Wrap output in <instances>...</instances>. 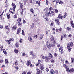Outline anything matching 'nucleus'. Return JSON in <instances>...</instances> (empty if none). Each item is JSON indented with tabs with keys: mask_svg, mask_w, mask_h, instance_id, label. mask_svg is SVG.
<instances>
[{
	"mask_svg": "<svg viewBox=\"0 0 74 74\" xmlns=\"http://www.w3.org/2000/svg\"><path fill=\"white\" fill-rule=\"evenodd\" d=\"M63 47H61L59 48V51L60 52H62V51H63Z\"/></svg>",
	"mask_w": 74,
	"mask_h": 74,
	"instance_id": "2eb2a0df",
	"label": "nucleus"
},
{
	"mask_svg": "<svg viewBox=\"0 0 74 74\" xmlns=\"http://www.w3.org/2000/svg\"><path fill=\"white\" fill-rule=\"evenodd\" d=\"M38 21V18H36V19H35L33 20V22H37V21Z\"/></svg>",
	"mask_w": 74,
	"mask_h": 74,
	"instance_id": "aec40b11",
	"label": "nucleus"
},
{
	"mask_svg": "<svg viewBox=\"0 0 74 74\" xmlns=\"http://www.w3.org/2000/svg\"><path fill=\"white\" fill-rule=\"evenodd\" d=\"M51 46L52 47H55V45L53 44Z\"/></svg>",
	"mask_w": 74,
	"mask_h": 74,
	"instance_id": "0e129e2a",
	"label": "nucleus"
},
{
	"mask_svg": "<svg viewBox=\"0 0 74 74\" xmlns=\"http://www.w3.org/2000/svg\"><path fill=\"white\" fill-rule=\"evenodd\" d=\"M66 16H67V12H65V13L64 14L63 16V18H65Z\"/></svg>",
	"mask_w": 74,
	"mask_h": 74,
	"instance_id": "4be33fe9",
	"label": "nucleus"
},
{
	"mask_svg": "<svg viewBox=\"0 0 74 74\" xmlns=\"http://www.w3.org/2000/svg\"><path fill=\"white\" fill-rule=\"evenodd\" d=\"M46 44L47 45V48L49 49H50V48H51V45H50V43L48 42V41H47Z\"/></svg>",
	"mask_w": 74,
	"mask_h": 74,
	"instance_id": "7ed1b4c3",
	"label": "nucleus"
},
{
	"mask_svg": "<svg viewBox=\"0 0 74 74\" xmlns=\"http://www.w3.org/2000/svg\"><path fill=\"white\" fill-rule=\"evenodd\" d=\"M46 70L47 71V72H48V71H49V69H48V68H47L46 69Z\"/></svg>",
	"mask_w": 74,
	"mask_h": 74,
	"instance_id": "e2e57ef3",
	"label": "nucleus"
},
{
	"mask_svg": "<svg viewBox=\"0 0 74 74\" xmlns=\"http://www.w3.org/2000/svg\"><path fill=\"white\" fill-rule=\"evenodd\" d=\"M27 74H31V72L30 71L28 72Z\"/></svg>",
	"mask_w": 74,
	"mask_h": 74,
	"instance_id": "338daca9",
	"label": "nucleus"
},
{
	"mask_svg": "<svg viewBox=\"0 0 74 74\" xmlns=\"http://www.w3.org/2000/svg\"><path fill=\"white\" fill-rule=\"evenodd\" d=\"M63 2L62 1H60L59 3V4H63Z\"/></svg>",
	"mask_w": 74,
	"mask_h": 74,
	"instance_id": "864d4df0",
	"label": "nucleus"
},
{
	"mask_svg": "<svg viewBox=\"0 0 74 74\" xmlns=\"http://www.w3.org/2000/svg\"><path fill=\"white\" fill-rule=\"evenodd\" d=\"M22 25V23H20L18 24V26H21Z\"/></svg>",
	"mask_w": 74,
	"mask_h": 74,
	"instance_id": "bf43d9fd",
	"label": "nucleus"
},
{
	"mask_svg": "<svg viewBox=\"0 0 74 74\" xmlns=\"http://www.w3.org/2000/svg\"><path fill=\"white\" fill-rule=\"evenodd\" d=\"M8 59H5V63H6V64H8L9 63L8 61Z\"/></svg>",
	"mask_w": 74,
	"mask_h": 74,
	"instance_id": "5701e85b",
	"label": "nucleus"
},
{
	"mask_svg": "<svg viewBox=\"0 0 74 74\" xmlns=\"http://www.w3.org/2000/svg\"><path fill=\"white\" fill-rule=\"evenodd\" d=\"M28 40L30 42H32V41H33V40H32V37H31V36H29L28 37Z\"/></svg>",
	"mask_w": 74,
	"mask_h": 74,
	"instance_id": "9b49d317",
	"label": "nucleus"
},
{
	"mask_svg": "<svg viewBox=\"0 0 74 74\" xmlns=\"http://www.w3.org/2000/svg\"><path fill=\"white\" fill-rule=\"evenodd\" d=\"M64 38H66L67 37V35L66 34H64Z\"/></svg>",
	"mask_w": 74,
	"mask_h": 74,
	"instance_id": "49530a36",
	"label": "nucleus"
},
{
	"mask_svg": "<svg viewBox=\"0 0 74 74\" xmlns=\"http://www.w3.org/2000/svg\"><path fill=\"white\" fill-rule=\"evenodd\" d=\"M32 28H34V23H32L31 26Z\"/></svg>",
	"mask_w": 74,
	"mask_h": 74,
	"instance_id": "c03bdc74",
	"label": "nucleus"
},
{
	"mask_svg": "<svg viewBox=\"0 0 74 74\" xmlns=\"http://www.w3.org/2000/svg\"><path fill=\"white\" fill-rule=\"evenodd\" d=\"M30 11L31 12H32V13L34 14V10H33V8H31L30 9Z\"/></svg>",
	"mask_w": 74,
	"mask_h": 74,
	"instance_id": "473e14b6",
	"label": "nucleus"
},
{
	"mask_svg": "<svg viewBox=\"0 0 74 74\" xmlns=\"http://www.w3.org/2000/svg\"><path fill=\"white\" fill-rule=\"evenodd\" d=\"M33 52L32 51H30V55H33Z\"/></svg>",
	"mask_w": 74,
	"mask_h": 74,
	"instance_id": "58836bf2",
	"label": "nucleus"
},
{
	"mask_svg": "<svg viewBox=\"0 0 74 74\" xmlns=\"http://www.w3.org/2000/svg\"><path fill=\"white\" fill-rule=\"evenodd\" d=\"M47 46H44L43 47V50H44V51H45V50H47Z\"/></svg>",
	"mask_w": 74,
	"mask_h": 74,
	"instance_id": "412c9836",
	"label": "nucleus"
},
{
	"mask_svg": "<svg viewBox=\"0 0 74 74\" xmlns=\"http://www.w3.org/2000/svg\"><path fill=\"white\" fill-rule=\"evenodd\" d=\"M49 56L50 58H53V56H52V55L51 53H49Z\"/></svg>",
	"mask_w": 74,
	"mask_h": 74,
	"instance_id": "b1692460",
	"label": "nucleus"
},
{
	"mask_svg": "<svg viewBox=\"0 0 74 74\" xmlns=\"http://www.w3.org/2000/svg\"><path fill=\"white\" fill-rule=\"evenodd\" d=\"M19 4H20V7L21 8H22V7H23V3H21V2H19Z\"/></svg>",
	"mask_w": 74,
	"mask_h": 74,
	"instance_id": "dca6fc26",
	"label": "nucleus"
},
{
	"mask_svg": "<svg viewBox=\"0 0 74 74\" xmlns=\"http://www.w3.org/2000/svg\"><path fill=\"white\" fill-rule=\"evenodd\" d=\"M57 23V24L58 25H59V23H60L59 22V20L58 19H56L55 21Z\"/></svg>",
	"mask_w": 74,
	"mask_h": 74,
	"instance_id": "a211bd4d",
	"label": "nucleus"
},
{
	"mask_svg": "<svg viewBox=\"0 0 74 74\" xmlns=\"http://www.w3.org/2000/svg\"><path fill=\"white\" fill-rule=\"evenodd\" d=\"M50 32V31L49 30H47L46 31V34L48 35V33H49V32Z\"/></svg>",
	"mask_w": 74,
	"mask_h": 74,
	"instance_id": "f704fd0d",
	"label": "nucleus"
},
{
	"mask_svg": "<svg viewBox=\"0 0 74 74\" xmlns=\"http://www.w3.org/2000/svg\"><path fill=\"white\" fill-rule=\"evenodd\" d=\"M45 19H46V21L47 22H48V18H45Z\"/></svg>",
	"mask_w": 74,
	"mask_h": 74,
	"instance_id": "69168bd1",
	"label": "nucleus"
},
{
	"mask_svg": "<svg viewBox=\"0 0 74 74\" xmlns=\"http://www.w3.org/2000/svg\"><path fill=\"white\" fill-rule=\"evenodd\" d=\"M49 10L50 11H51V10H53V8L52 7H50L49 8Z\"/></svg>",
	"mask_w": 74,
	"mask_h": 74,
	"instance_id": "6e6d98bb",
	"label": "nucleus"
},
{
	"mask_svg": "<svg viewBox=\"0 0 74 74\" xmlns=\"http://www.w3.org/2000/svg\"><path fill=\"white\" fill-rule=\"evenodd\" d=\"M41 31V29H40L38 30L37 33H40Z\"/></svg>",
	"mask_w": 74,
	"mask_h": 74,
	"instance_id": "cd10ccee",
	"label": "nucleus"
},
{
	"mask_svg": "<svg viewBox=\"0 0 74 74\" xmlns=\"http://www.w3.org/2000/svg\"><path fill=\"white\" fill-rule=\"evenodd\" d=\"M22 34L23 35V36H25V32H24V31L23 30H22Z\"/></svg>",
	"mask_w": 74,
	"mask_h": 74,
	"instance_id": "3c124183",
	"label": "nucleus"
},
{
	"mask_svg": "<svg viewBox=\"0 0 74 74\" xmlns=\"http://www.w3.org/2000/svg\"><path fill=\"white\" fill-rule=\"evenodd\" d=\"M13 39H12L10 40H6V41L7 42L8 44H10L11 43V41H13Z\"/></svg>",
	"mask_w": 74,
	"mask_h": 74,
	"instance_id": "0eeeda50",
	"label": "nucleus"
},
{
	"mask_svg": "<svg viewBox=\"0 0 74 74\" xmlns=\"http://www.w3.org/2000/svg\"><path fill=\"white\" fill-rule=\"evenodd\" d=\"M14 52L16 53H18L19 51L18 50H17L16 49L14 50Z\"/></svg>",
	"mask_w": 74,
	"mask_h": 74,
	"instance_id": "c756f323",
	"label": "nucleus"
},
{
	"mask_svg": "<svg viewBox=\"0 0 74 74\" xmlns=\"http://www.w3.org/2000/svg\"><path fill=\"white\" fill-rule=\"evenodd\" d=\"M63 18V16H62V14H60L59 15H58L57 17L58 19H62Z\"/></svg>",
	"mask_w": 74,
	"mask_h": 74,
	"instance_id": "20e7f679",
	"label": "nucleus"
},
{
	"mask_svg": "<svg viewBox=\"0 0 74 74\" xmlns=\"http://www.w3.org/2000/svg\"><path fill=\"white\" fill-rule=\"evenodd\" d=\"M50 60L51 63H53L55 62V61L53 59L51 60Z\"/></svg>",
	"mask_w": 74,
	"mask_h": 74,
	"instance_id": "4c0bfd02",
	"label": "nucleus"
},
{
	"mask_svg": "<svg viewBox=\"0 0 74 74\" xmlns=\"http://www.w3.org/2000/svg\"><path fill=\"white\" fill-rule=\"evenodd\" d=\"M15 45L16 46V48H19V44L18 43H16Z\"/></svg>",
	"mask_w": 74,
	"mask_h": 74,
	"instance_id": "f8f14e48",
	"label": "nucleus"
},
{
	"mask_svg": "<svg viewBox=\"0 0 74 74\" xmlns=\"http://www.w3.org/2000/svg\"><path fill=\"white\" fill-rule=\"evenodd\" d=\"M74 69L71 68L69 70V73H72L73 72H74Z\"/></svg>",
	"mask_w": 74,
	"mask_h": 74,
	"instance_id": "f3484780",
	"label": "nucleus"
},
{
	"mask_svg": "<svg viewBox=\"0 0 74 74\" xmlns=\"http://www.w3.org/2000/svg\"><path fill=\"white\" fill-rule=\"evenodd\" d=\"M72 27H73V28H74V24H72V25H71Z\"/></svg>",
	"mask_w": 74,
	"mask_h": 74,
	"instance_id": "774afa93",
	"label": "nucleus"
},
{
	"mask_svg": "<svg viewBox=\"0 0 74 74\" xmlns=\"http://www.w3.org/2000/svg\"><path fill=\"white\" fill-rule=\"evenodd\" d=\"M65 63L66 64H69V62L67 60H66L65 61Z\"/></svg>",
	"mask_w": 74,
	"mask_h": 74,
	"instance_id": "de8ad7c7",
	"label": "nucleus"
},
{
	"mask_svg": "<svg viewBox=\"0 0 74 74\" xmlns=\"http://www.w3.org/2000/svg\"><path fill=\"white\" fill-rule=\"evenodd\" d=\"M66 69L67 71L69 72V68L66 67Z\"/></svg>",
	"mask_w": 74,
	"mask_h": 74,
	"instance_id": "5fc2aeb1",
	"label": "nucleus"
},
{
	"mask_svg": "<svg viewBox=\"0 0 74 74\" xmlns=\"http://www.w3.org/2000/svg\"><path fill=\"white\" fill-rule=\"evenodd\" d=\"M5 27L6 29H7V30H9V29L8 28V27L6 25H5Z\"/></svg>",
	"mask_w": 74,
	"mask_h": 74,
	"instance_id": "8fccbe9b",
	"label": "nucleus"
},
{
	"mask_svg": "<svg viewBox=\"0 0 74 74\" xmlns=\"http://www.w3.org/2000/svg\"><path fill=\"white\" fill-rule=\"evenodd\" d=\"M39 67L41 70H44V65H43V64H41L39 65Z\"/></svg>",
	"mask_w": 74,
	"mask_h": 74,
	"instance_id": "39448f33",
	"label": "nucleus"
},
{
	"mask_svg": "<svg viewBox=\"0 0 74 74\" xmlns=\"http://www.w3.org/2000/svg\"><path fill=\"white\" fill-rule=\"evenodd\" d=\"M45 59H46V60H47V61H48L49 60H50V59H51L50 58H48V56H45Z\"/></svg>",
	"mask_w": 74,
	"mask_h": 74,
	"instance_id": "ddd939ff",
	"label": "nucleus"
},
{
	"mask_svg": "<svg viewBox=\"0 0 74 74\" xmlns=\"http://www.w3.org/2000/svg\"><path fill=\"white\" fill-rule=\"evenodd\" d=\"M18 22V23H19L21 21V18H18L17 20Z\"/></svg>",
	"mask_w": 74,
	"mask_h": 74,
	"instance_id": "37998d69",
	"label": "nucleus"
},
{
	"mask_svg": "<svg viewBox=\"0 0 74 74\" xmlns=\"http://www.w3.org/2000/svg\"><path fill=\"white\" fill-rule=\"evenodd\" d=\"M73 47V43L71 42H69L68 43L67 48L68 49L69 52H70L71 50V48Z\"/></svg>",
	"mask_w": 74,
	"mask_h": 74,
	"instance_id": "f257e3e1",
	"label": "nucleus"
},
{
	"mask_svg": "<svg viewBox=\"0 0 74 74\" xmlns=\"http://www.w3.org/2000/svg\"><path fill=\"white\" fill-rule=\"evenodd\" d=\"M54 40V37H53L52 36L50 38V41H53Z\"/></svg>",
	"mask_w": 74,
	"mask_h": 74,
	"instance_id": "393cba45",
	"label": "nucleus"
},
{
	"mask_svg": "<svg viewBox=\"0 0 74 74\" xmlns=\"http://www.w3.org/2000/svg\"><path fill=\"white\" fill-rule=\"evenodd\" d=\"M53 23H51L50 24V26H53Z\"/></svg>",
	"mask_w": 74,
	"mask_h": 74,
	"instance_id": "052dcab7",
	"label": "nucleus"
},
{
	"mask_svg": "<svg viewBox=\"0 0 74 74\" xmlns=\"http://www.w3.org/2000/svg\"><path fill=\"white\" fill-rule=\"evenodd\" d=\"M22 41H23V40L22 39V38H21L20 39V40L19 41V42L20 43H22Z\"/></svg>",
	"mask_w": 74,
	"mask_h": 74,
	"instance_id": "e433bc0d",
	"label": "nucleus"
},
{
	"mask_svg": "<svg viewBox=\"0 0 74 74\" xmlns=\"http://www.w3.org/2000/svg\"><path fill=\"white\" fill-rule=\"evenodd\" d=\"M36 4H38V5H39L40 6V4L41 3V2H40V1H39L38 2V1H36Z\"/></svg>",
	"mask_w": 74,
	"mask_h": 74,
	"instance_id": "c85d7f7f",
	"label": "nucleus"
},
{
	"mask_svg": "<svg viewBox=\"0 0 74 74\" xmlns=\"http://www.w3.org/2000/svg\"><path fill=\"white\" fill-rule=\"evenodd\" d=\"M15 69H17L18 70V69H19V68L18 67V66H15Z\"/></svg>",
	"mask_w": 74,
	"mask_h": 74,
	"instance_id": "603ef678",
	"label": "nucleus"
},
{
	"mask_svg": "<svg viewBox=\"0 0 74 74\" xmlns=\"http://www.w3.org/2000/svg\"><path fill=\"white\" fill-rule=\"evenodd\" d=\"M12 5L13 7V9H12L10 8V10H9V11L10 12L12 13V14H14V12H15V9L16 5H15V3H12Z\"/></svg>",
	"mask_w": 74,
	"mask_h": 74,
	"instance_id": "f03ea898",
	"label": "nucleus"
},
{
	"mask_svg": "<svg viewBox=\"0 0 74 74\" xmlns=\"http://www.w3.org/2000/svg\"><path fill=\"white\" fill-rule=\"evenodd\" d=\"M59 59L62 61V62H64V59L63 58V57L61 56H60L59 57Z\"/></svg>",
	"mask_w": 74,
	"mask_h": 74,
	"instance_id": "9d476101",
	"label": "nucleus"
},
{
	"mask_svg": "<svg viewBox=\"0 0 74 74\" xmlns=\"http://www.w3.org/2000/svg\"><path fill=\"white\" fill-rule=\"evenodd\" d=\"M44 36V34H42L40 35V40H41L42 38H43V37Z\"/></svg>",
	"mask_w": 74,
	"mask_h": 74,
	"instance_id": "6e6552de",
	"label": "nucleus"
},
{
	"mask_svg": "<svg viewBox=\"0 0 74 74\" xmlns=\"http://www.w3.org/2000/svg\"><path fill=\"white\" fill-rule=\"evenodd\" d=\"M55 73V71L53 69L51 70L50 71V74H54Z\"/></svg>",
	"mask_w": 74,
	"mask_h": 74,
	"instance_id": "4468645a",
	"label": "nucleus"
},
{
	"mask_svg": "<svg viewBox=\"0 0 74 74\" xmlns=\"http://www.w3.org/2000/svg\"><path fill=\"white\" fill-rule=\"evenodd\" d=\"M3 51L4 54H5V55H6L7 54V52H6V50H5V49H3Z\"/></svg>",
	"mask_w": 74,
	"mask_h": 74,
	"instance_id": "7c9ffc66",
	"label": "nucleus"
},
{
	"mask_svg": "<svg viewBox=\"0 0 74 74\" xmlns=\"http://www.w3.org/2000/svg\"><path fill=\"white\" fill-rule=\"evenodd\" d=\"M46 4L47 5H48V0H46Z\"/></svg>",
	"mask_w": 74,
	"mask_h": 74,
	"instance_id": "4d7b16f0",
	"label": "nucleus"
},
{
	"mask_svg": "<svg viewBox=\"0 0 74 74\" xmlns=\"http://www.w3.org/2000/svg\"><path fill=\"white\" fill-rule=\"evenodd\" d=\"M54 10L56 13H58V10H57V9H55Z\"/></svg>",
	"mask_w": 74,
	"mask_h": 74,
	"instance_id": "a18cd8bd",
	"label": "nucleus"
},
{
	"mask_svg": "<svg viewBox=\"0 0 74 74\" xmlns=\"http://www.w3.org/2000/svg\"><path fill=\"white\" fill-rule=\"evenodd\" d=\"M31 64V62L30 60H28L26 64L27 66H30Z\"/></svg>",
	"mask_w": 74,
	"mask_h": 74,
	"instance_id": "1a4fd4ad",
	"label": "nucleus"
},
{
	"mask_svg": "<svg viewBox=\"0 0 74 74\" xmlns=\"http://www.w3.org/2000/svg\"><path fill=\"white\" fill-rule=\"evenodd\" d=\"M43 18H44V19H45L46 18H47V15H45L43 16Z\"/></svg>",
	"mask_w": 74,
	"mask_h": 74,
	"instance_id": "09e8293b",
	"label": "nucleus"
},
{
	"mask_svg": "<svg viewBox=\"0 0 74 74\" xmlns=\"http://www.w3.org/2000/svg\"><path fill=\"white\" fill-rule=\"evenodd\" d=\"M26 74V72L25 71L23 72L22 73V74Z\"/></svg>",
	"mask_w": 74,
	"mask_h": 74,
	"instance_id": "680f3d73",
	"label": "nucleus"
},
{
	"mask_svg": "<svg viewBox=\"0 0 74 74\" xmlns=\"http://www.w3.org/2000/svg\"><path fill=\"white\" fill-rule=\"evenodd\" d=\"M66 29L68 31H70L71 30V28L69 27H67V28H66Z\"/></svg>",
	"mask_w": 74,
	"mask_h": 74,
	"instance_id": "a19ab883",
	"label": "nucleus"
},
{
	"mask_svg": "<svg viewBox=\"0 0 74 74\" xmlns=\"http://www.w3.org/2000/svg\"><path fill=\"white\" fill-rule=\"evenodd\" d=\"M12 29L13 30H16L17 27L16 26H14L12 27Z\"/></svg>",
	"mask_w": 74,
	"mask_h": 74,
	"instance_id": "bb28decb",
	"label": "nucleus"
},
{
	"mask_svg": "<svg viewBox=\"0 0 74 74\" xmlns=\"http://www.w3.org/2000/svg\"><path fill=\"white\" fill-rule=\"evenodd\" d=\"M71 36H72V35L71 34H70L68 36V37H71Z\"/></svg>",
	"mask_w": 74,
	"mask_h": 74,
	"instance_id": "13d9d810",
	"label": "nucleus"
},
{
	"mask_svg": "<svg viewBox=\"0 0 74 74\" xmlns=\"http://www.w3.org/2000/svg\"><path fill=\"white\" fill-rule=\"evenodd\" d=\"M21 28H19L17 31V34H19V33H20V32H21Z\"/></svg>",
	"mask_w": 74,
	"mask_h": 74,
	"instance_id": "6ab92c4d",
	"label": "nucleus"
},
{
	"mask_svg": "<svg viewBox=\"0 0 74 74\" xmlns=\"http://www.w3.org/2000/svg\"><path fill=\"white\" fill-rule=\"evenodd\" d=\"M22 56H26V54H25V53L23 52L22 53Z\"/></svg>",
	"mask_w": 74,
	"mask_h": 74,
	"instance_id": "79ce46f5",
	"label": "nucleus"
},
{
	"mask_svg": "<svg viewBox=\"0 0 74 74\" xmlns=\"http://www.w3.org/2000/svg\"><path fill=\"white\" fill-rule=\"evenodd\" d=\"M71 63H73V62H74V58H72L71 59Z\"/></svg>",
	"mask_w": 74,
	"mask_h": 74,
	"instance_id": "ea45409f",
	"label": "nucleus"
},
{
	"mask_svg": "<svg viewBox=\"0 0 74 74\" xmlns=\"http://www.w3.org/2000/svg\"><path fill=\"white\" fill-rule=\"evenodd\" d=\"M40 60H38V64L36 65V66H39V64H40Z\"/></svg>",
	"mask_w": 74,
	"mask_h": 74,
	"instance_id": "a878e982",
	"label": "nucleus"
},
{
	"mask_svg": "<svg viewBox=\"0 0 74 74\" xmlns=\"http://www.w3.org/2000/svg\"><path fill=\"white\" fill-rule=\"evenodd\" d=\"M36 74H40V70L38 69L37 71V72L36 73Z\"/></svg>",
	"mask_w": 74,
	"mask_h": 74,
	"instance_id": "72a5a7b5",
	"label": "nucleus"
},
{
	"mask_svg": "<svg viewBox=\"0 0 74 74\" xmlns=\"http://www.w3.org/2000/svg\"><path fill=\"white\" fill-rule=\"evenodd\" d=\"M53 13V11H49L47 13V15L48 16H51V15L52 14V13Z\"/></svg>",
	"mask_w": 74,
	"mask_h": 74,
	"instance_id": "423d86ee",
	"label": "nucleus"
},
{
	"mask_svg": "<svg viewBox=\"0 0 74 74\" xmlns=\"http://www.w3.org/2000/svg\"><path fill=\"white\" fill-rule=\"evenodd\" d=\"M4 47H3V46H0V49L1 50V51H3V48Z\"/></svg>",
	"mask_w": 74,
	"mask_h": 74,
	"instance_id": "2f4dec72",
	"label": "nucleus"
},
{
	"mask_svg": "<svg viewBox=\"0 0 74 74\" xmlns=\"http://www.w3.org/2000/svg\"><path fill=\"white\" fill-rule=\"evenodd\" d=\"M18 61H16L15 63H14L15 66H17L18 65Z\"/></svg>",
	"mask_w": 74,
	"mask_h": 74,
	"instance_id": "c9c22d12",
	"label": "nucleus"
}]
</instances>
